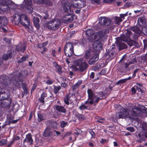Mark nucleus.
Returning a JSON list of instances; mask_svg holds the SVG:
<instances>
[{
    "label": "nucleus",
    "mask_w": 147,
    "mask_h": 147,
    "mask_svg": "<svg viewBox=\"0 0 147 147\" xmlns=\"http://www.w3.org/2000/svg\"><path fill=\"white\" fill-rule=\"evenodd\" d=\"M23 81L22 79L20 78V76H17L12 81V84L14 86L13 89L14 90L16 88H20L22 84V88L24 90V93L27 94L28 93V88L26 83L23 82Z\"/></svg>",
    "instance_id": "1"
},
{
    "label": "nucleus",
    "mask_w": 147,
    "mask_h": 147,
    "mask_svg": "<svg viewBox=\"0 0 147 147\" xmlns=\"http://www.w3.org/2000/svg\"><path fill=\"white\" fill-rule=\"evenodd\" d=\"M19 18L21 20V24L27 29L28 32H31L33 28L30 24V19L25 14H22L20 16Z\"/></svg>",
    "instance_id": "2"
},
{
    "label": "nucleus",
    "mask_w": 147,
    "mask_h": 147,
    "mask_svg": "<svg viewBox=\"0 0 147 147\" xmlns=\"http://www.w3.org/2000/svg\"><path fill=\"white\" fill-rule=\"evenodd\" d=\"M76 69L81 72L86 70L88 67V64L85 61H83L82 58H80L74 62Z\"/></svg>",
    "instance_id": "3"
},
{
    "label": "nucleus",
    "mask_w": 147,
    "mask_h": 147,
    "mask_svg": "<svg viewBox=\"0 0 147 147\" xmlns=\"http://www.w3.org/2000/svg\"><path fill=\"white\" fill-rule=\"evenodd\" d=\"M116 51L115 45L113 44L109 49L108 50L106 49V51L104 55L105 57L107 59L112 60L116 56Z\"/></svg>",
    "instance_id": "4"
},
{
    "label": "nucleus",
    "mask_w": 147,
    "mask_h": 147,
    "mask_svg": "<svg viewBox=\"0 0 147 147\" xmlns=\"http://www.w3.org/2000/svg\"><path fill=\"white\" fill-rule=\"evenodd\" d=\"M21 8L26 12L32 13L33 10L32 0H24L21 4Z\"/></svg>",
    "instance_id": "5"
},
{
    "label": "nucleus",
    "mask_w": 147,
    "mask_h": 147,
    "mask_svg": "<svg viewBox=\"0 0 147 147\" xmlns=\"http://www.w3.org/2000/svg\"><path fill=\"white\" fill-rule=\"evenodd\" d=\"M73 45L71 42H68L65 45L64 47V52L65 55L70 58L74 54Z\"/></svg>",
    "instance_id": "6"
},
{
    "label": "nucleus",
    "mask_w": 147,
    "mask_h": 147,
    "mask_svg": "<svg viewBox=\"0 0 147 147\" xmlns=\"http://www.w3.org/2000/svg\"><path fill=\"white\" fill-rule=\"evenodd\" d=\"M61 22L59 20L54 18L47 24V28L51 30H55L58 29L60 26Z\"/></svg>",
    "instance_id": "7"
},
{
    "label": "nucleus",
    "mask_w": 147,
    "mask_h": 147,
    "mask_svg": "<svg viewBox=\"0 0 147 147\" xmlns=\"http://www.w3.org/2000/svg\"><path fill=\"white\" fill-rule=\"evenodd\" d=\"M88 94V100L85 102V104H89L92 105L93 104H96L94 102V99H96L97 97V95L95 94L92 89H88L87 91Z\"/></svg>",
    "instance_id": "8"
},
{
    "label": "nucleus",
    "mask_w": 147,
    "mask_h": 147,
    "mask_svg": "<svg viewBox=\"0 0 147 147\" xmlns=\"http://www.w3.org/2000/svg\"><path fill=\"white\" fill-rule=\"evenodd\" d=\"M5 3H4L2 7L3 11L8 12L10 9L15 10L16 7V4L11 1L5 0Z\"/></svg>",
    "instance_id": "9"
},
{
    "label": "nucleus",
    "mask_w": 147,
    "mask_h": 147,
    "mask_svg": "<svg viewBox=\"0 0 147 147\" xmlns=\"http://www.w3.org/2000/svg\"><path fill=\"white\" fill-rule=\"evenodd\" d=\"M10 93L8 89L0 87V100L11 98Z\"/></svg>",
    "instance_id": "10"
},
{
    "label": "nucleus",
    "mask_w": 147,
    "mask_h": 147,
    "mask_svg": "<svg viewBox=\"0 0 147 147\" xmlns=\"http://www.w3.org/2000/svg\"><path fill=\"white\" fill-rule=\"evenodd\" d=\"M121 38L120 37H118L117 38L116 41L115 42L116 47L119 51L126 49L127 48V45L125 44Z\"/></svg>",
    "instance_id": "11"
},
{
    "label": "nucleus",
    "mask_w": 147,
    "mask_h": 147,
    "mask_svg": "<svg viewBox=\"0 0 147 147\" xmlns=\"http://www.w3.org/2000/svg\"><path fill=\"white\" fill-rule=\"evenodd\" d=\"M129 115V112L126 109H123L121 111L116 113L115 116L118 119L125 118Z\"/></svg>",
    "instance_id": "12"
},
{
    "label": "nucleus",
    "mask_w": 147,
    "mask_h": 147,
    "mask_svg": "<svg viewBox=\"0 0 147 147\" xmlns=\"http://www.w3.org/2000/svg\"><path fill=\"white\" fill-rule=\"evenodd\" d=\"M71 96L68 94L65 95L64 97L63 100L64 102L66 105V107L68 109H71L72 108L74 107V103L73 102H69Z\"/></svg>",
    "instance_id": "13"
},
{
    "label": "nucleus",
    "mask_w": 147,
    "mask_h": 147,
    "mask_svg": "<svg viewBox=\"0 0 147 147\" xmlns=\"http://www.w3.org/2000/svg\"><path fill=\"white\" fill-rule=\"evenodd\" d=\"M86 5V1L84 0H79L78 2H74L71 4V5L73 7L78 9L83 8Z\"/></svg>",
    "instance_id": "14"
},
{
    "label": "nucleus",
    "mask_w": 147,
    "mask_h": 147,
    "mask_svg": "<svg viewBox=\"0 0 147 147\" xmlns=\"http://www.w3.org/2000/svg\"><path fill=\"white\" fill-rule=\"evenodd\" d=\"M99 23L100 24L104 26H108L111 23L110 19L105 17H100Z\"/></svg>",
    "instance_id": "15"
},
{
    "label": "nucleus",
    "mask_w": 147,
    "mask_h": 147,
    "mask_svg": "<svg viewBox=\"0 0 147 147\" xmlns=\"http://www.w3.org/2000/svg\"><path fill=\"white\" fill-rule=\"evenodd\" d=\"M107 93L102 91L98 93L97 97L94 100V102L96 104L98 103L99 100L105 99L106 97Z\"/></svg>",
    "instance_id": "16"
},
{
    "label": "nucleus",
    "mask_w": 147,
    "mask_h": 147,
    "mask_svg": "<svg viewBox=\"0 0 147 147\" xmlns=\"http://www.w3.org/2000/svg\"><path fill=\"white\" fill-rule=\"evenodd\" d=\"M63 10L64 11L67 13V16L71 15L73 13V11L71 9V5L69 3H64L63 4Z\"/></svg>",
    "instance_id": "17"
},
{
    "label": "nucleus",
    "mask_w": 147,
    "mask_h": 147,
    "mask_svg": "<svg viewBox=\"0 0 147 147\" xmlns=\"http://www.w3.org/2000/svg\"><path fill=\"white\" fill-rule=\"evenodd\" d=\"M12 101V100L11 98L5 99L4 100L1 102V105L2 107L4 108H9L10 107Z\"/></svg>",
    "instance_id": "18"
},
{
    "label": "nucleus",
    "mask_w": 147,
    "mask_h": 147,
    "mask_svg": "<svg viewBox=\"0 0 147 147\" xmlns=\"http://www.w3.org/2000/svg\"><path fill=\"white\" fill-rule=\"evenodd\" d=\"M132 33L131 32L128 30L126 32L125 34H122L120 37L125 42H127L130 40V36Z\"/></svg>",
    "instance_id": "19"
},
{
    "label": "nucleus",
    "mask_w": 147,
    "mask_h": 147,
    "mask_svg": "<svg viewBox=\"0 0 147 147\" xmlns=\"http://www.w3.org/2000/svg\"><path fill=\"white\" fill-rule=\"evenodd\" d=\"M34 3L36 4H42L46 6H51L53 3L50 0H34Z\"/></svg>",
    "instance_id": "20"
},
{
    "label": "nucleus",
    "mask_w": 147,
    "mask_h": 147,
    "mask_svg": "<svg viewBox=\"0 0 147 147\" xmlns=\"http://www.w3.org/2000/svg\"><path fill=\"white\" fill-rule=\"evenodd\" d=\"M76 41V42L74 43L75 45H79L82 47H85L87 46V39L85 38H83Z\"/></svg>",
    "instance_id": "21"
},
{
    "label": "nucleus",
    "mask_w": 147,
    "mask_h": 147,
    "mask_svg": "<svg viewBox=\"0 0 147 147\" xmlns=\"http://www.w3.org/2000/svg\"><path fill=\"white\" fill-rule=\"evenodd\" d=\"M94 49L96 51H100L102 49V44L100 41H96L92 45Z\"/></svg>",
    "instance_id": "22"
},
{
    "label": "nucleus",
    "mask_w": 147,
    "mask_h": 147,
    "mask_svg": "<svg viewBox=\"0 0 147 147\" xmlns=\"http://www.w3.org/2000/svg\"><path fill=\"white\" fill-rule=\"evenodd\" d=\"M47 96V93L45 92H43L40 95V96L38 98V100L39 102L41 104L43 105L45 103V100L46 101L48 100L47 98L45 99V98Z\"/></svg>",
    "instance_id": "23"
},
{
    "label": "nucleus",
    "mask_w": 147,
    "mask_h": 147,
    "mask_svg": "<svg viewBox=\"0 0 147 147\" xmlns=\"http://www.w3.org/2000/svg\"><path fill=\"white\" fill-rule=\"evenodd\" d=\"M141 109L137 107H134L132 108L130 113L131 116H138L140 111Z\"/></svg>",
    "instance_id": "24"
},
{
    "label": "nucleus",
    "mask_w": 147,
    "mask_h": 147,
    "mask_svg": "<svg viewBox=\"0 0 147 147\" xmlns=\"http://www.w3.org/2000/svg\"><path fill=\"white\" fill-rule=\"evenodd\" d=\"M135 135L137 138H139L137 142L139 143H142L144 140V136L145 137V134L142 131V132H136Z\"/></svg>",
    "instance_id": "25"
},
{
    "label": "nucleus",
    "mask_w": 147,
    "mask_h": 147,
    "mask_svg": "<svg viewBox=\"0 0 147 147\" xmlns=\"http://www.w3.org/2000/svg\"><path fill=\"white\" fill-rule=\"evenodd\" d=\"M33 140L31 134H28L26 135V138L23 141V143H26L30 145H32L33 144Z\"/></svg>",
    "instance_id": "26"
},
{
    "label": "nucleus",
    "mask_w": 147,
    "mask_h": 147,
    "mask_svg": "<svg viewBox=\"0 0 147 147\" xmlns=\"http://www.w3.org/2000/svg\"><path fill=\"white\" fill-rule=\"evenodd\" d=\"M98 55L95 54L89 59L88 61V63L91 65L94 64L98 60Z\"/></svg>",
    "instance_id": "27"
},
{
    "label": "nucleus",
    "mask_w": 147,
    "mask_h": 147,
    "mask_svg": "<svg viewBox=\"0 0 147 147\" xmlns=\"http://www.w3.org/2000/svg\"><path fill=\"white\" fill-rule=\"evenodd\" d=\"M8 22V20L6 18H2L0 16V28L6 26L7 25Z\"/></svg>",
    "instance_id": "28"
},
{
    "label": "nucleus",
    "mask_w": 147,
    "mask_h": 147,
    "mask_svg": "<svg viewBox=\"0 0 147 147\" xmlns=\"http://www.w3.org/2000/svg\"><path fill=\"white\" fill-rule=\"evenodd\" d=\"M95 55L94 52L90 50H87L84 56L85 59H90Z\"/></svg>",
    "instance_id": "29"
},
{
    "label": "nucleus",
    "mask_w": 147,
    "mask_h": 147,
    "mask_svg": "<svg viewBox=\"0 0 147 147\" xmlns=\"http://www.w3.org/2000/svg\"><path fill=\"white\" fill-rule=\"evenodd\" d=\"M13 19L12 20V22L13 24H14L15 25H18L20 23H21V20L19 18L20 16L18 14L13 15Z\"/></svg>",
    "instance_id": "30"
},
{
    "label": "nucleus",
    "mask_w": 147,
    "mask_h": 147,
    "mask_svg": "<svg viewBox=\"0 0 147 147\" xmlns=\"http://www.w3.org/2000/svg\"><path fill=\"white\" fill-rule=\"evenodd\" d=\"M142 131L145 134V137L147 138V123L143 122L141 124Z\"/></svg>",
    "instance_id": "31"
},
{
    "label": "nucleus",
    "mask_w": 147,
    "mask_h": 147,
    "mask_svg": "<svg viewBox=\"0 0 147 147\" xmlns=\"http://www.w3.org/2000/svg\"><path fill=\"white\" fill-rule=\"evenodd\" d=\"M56 109L59 112L65 114L66 113V109L62 106L56 105L55 106Z\"/></svg>",
    "instance_id": "32"
},
{
    "label": "nucleus",
    "mask_w": 147,
    "mask_h": 147,
    "mask_svg": "<svg viewBox=\"0 0 147 147\" xmlns=\"http://www.w3.org/2000/svg\"><path fill=\"white\" fill-rule=\"evenodd\" d=\"M68 14L67 15L64 16V18H65V19L64 20L65 22L67 23H70L74 20V16L73 15L71 16V15H69V16H67Z\"/></svg>",
    "instance_id": "33"
},
{
    "label": "nucleus",
    "mask_w": 147,
    "mask_h": 147,
    "mask_svg": "<svg viewBox=\"0 0 147 147\" xmlns=\"http://www.w3.org/2000/svg\"><path fill=\"white\" fill-rule=\"evenodd\" d=\"M130 30L133 31L137 34H141L142 33V30L140 29L136 26H131L129 28Z\"/></svg>",
    "instance_id": "34"
},
{
    "label": "nucleus",
    "mask_w": 147,
    "mask_h": 147,
    "mask_svg": "<svg viewBox=\"0 0 147 147\" xmlns=\"http://www.w3.org/2000/svg\"><path fill=\"white\" fill-rule=\"evenodd\" d=\"M53 63L54 65V67H56V71L60 75L62 74L63 72L61 70L62 69V67L61 65H59L55 61H54Z\"/></svg>",
    "instance_id": "35"
},
{
    "label": "nucleus",
    "mask_w": 147,
    "mask_h": 147,
    "mask_svg": "<svg viewBox=\"0 0 147 147\" xmlns=\"http://www.w3.org/2000/svg\"><path fill=\"white\" fill-rule=\"evenodd\" d=\"M12 53L11 51H8L7 54H4L2 56V60L4 61L7 60L9 58H11L12 57Z\"/></svg>",
    "instance_id": "36"
},
{
    "label": "nucleus",
    "mask_w": 147,
    "mask_h": 147,
    "mask_svg": "<svg viewBox=\"0 0 147 147\" xmlns=\"http://www.w3.org/2000/svg\"><path fill=\"white\" fill-rule=\"evenodd\" d=\"M132 77L129 76L127 78L121 79L118 81L116 83V85H119L121 84H124L126 83L127 81L131 79Z\"/></svg>",
    "instance_id": "37"
},
{
    "label": "nucleus",
    "mask_w": 147,
    "mask_h": 147,
    "mask_svg": "<svg viewBox=\"0 0 147 147\" xmlns=\"http://www.w3.org/2000/svg\"><path fill=\"white\" fill-rule=\"evenodd\" d=\"M40 19L38 18H36L33 20V23L35 27L37 28V29L39 30L40 27L39 24Z\"/></svg>",
    "instance_id": "38"
},
{
    "label": "nucleus",
    "mask_w": 147,
    "mask_h": 147,
    "mask_svg": "<svg viewBox=\"0 0 147 147\" xmlns=\"http://www.w3.org/2000/svg\"><path fill=\"white\" fill-rule=\"evenodd\" d=\"M52 135V133L50 130L48 128H46L44 131L43 136L45 137L51 136Z\"/></svg>",
    "instance_id": "39"
},
{
    "label": "nucleus",
    "mask_w": 147,
    "mask_h": 147,
    "mask_svg": "<svg viewBox=\"0 0 147 147\" xmlns=\"http://www.w3.org/2000/svg\"><path fill=\"white\" fill-rule=\"evenodd\" d=\"M26 46L24 44L21 45L19 46L17 48V50L18 51L23 53L26 48Z\"/></svg>",
    "instance_id": "40"
},
{
    "label": "nucleus",
    "mask_w": 147,
    "mask_h": 147,
    "mask_svg": "<svg viewBox=\"0 0 147 147\" xmlns=\"http://www.w3.org/2000/svg\"><path fill=\"white\" fill-rule=\"evenodd\" d=\"M109 32V29H103L99 32V35L101 37H103L107 33H108Z\"/></svg>",
    "instance_id": "41"
},
{
    "label": "nucleus",
    "mask_w": 147,
    "mask_h": 147,
    "mask_svg": "<svg viewBox=\"0 0 147 147\" xmlns=\"http://www.w3.org/2000/svg\"><path fill=\"white\" fill-rule=\"evenodd\" d=\"M53 92L54 93L57 94L59 93V91L61 89V87L60 86H53Z\"/></svg>",
    "instance_id": "42"
},
{
    "label": "nucleus",
    "mask_w": 147,
    "mask_h": 147,
    "mask_svg": "<svg viewBox=\"0 0 147 147\" xmlns=\"http://www.w3.org/2000/svg\"><path fill=\"white\" fill-rule=\"evenodd\" d=\"M138 23H140L141 25H143L146 24V20L145 18L143 17H141L139 18L138 20Z\"/></svg>",
    "instance_id": "43"
},
{
    "label": "nucleus",
    "mask_w": 147,
    "mask_h": 147,
    "mask_svg": "<svg viewBox=\"0 0 147 147\" xmlns=\"http://www.w3.org/2000/svg\"><path fill=\"white\" fill-rule=\"evenodd\" d=\"M48 44V42L47 41L43 43H38L37 44L36 46L38 48L41 49L45 47Z\"/></svg>",
    "instance_id": "44"
},
{
    "label": "nucleus",
    "mask_w": 147,
    "mask_h": 147,
    "mask_svg": "<svg viewBox=\"0 0 147 147\" xmlns=\"http://www.w3.org/2000/svg\"><path fill=\"white\" fill-rule=\"evenodd\" d=\"M93 31L92 29H89L85 31L86 34L88 36H90L93 34Z\"/></svg>",
    "instance_id": "45"
},
{
    "label": "nucleus",
    "mask_w": 147,
    "mask_h": 147,
    "mask_svg": "<svg viewBox=\"0 0 147 147\" xmlns=\"http://www.w3.org/2000/svg\"><path fill=\"white\" fill-rule=\"evenodd\" d=\"M76 117L80 121H84L86 119V117L82 114H78L76 115Z\"/></svg>",
    "instance_id": "46"
},
{
    "label": "nucleus",
    "mask_w": 147,
    "mask_h": 147,
    "mask_svg": "<svg viewBox=\"0 0 147 147\" xmlns=\"http://www.w3.org/2000/svg\"><path fill=\"white\" fill-rule=\"evenodd\" d=\"M28 58V55H26L22 57L20 60H18L17 62L18 63H22L24 61H25Z\"/></svg>",
    "instance_id": "47"
},
{
    "label": "nucleus",
    "mask_w": 147,
    "mask_h": 147,
    "mask_svg": "<svg viewBox=\"0 0 147 147\" xmlns=\"http://www.w3.org/2000/svg\"><path fill=\"white\" fill-rule=\"evenodd\" d=\"M85 104H82L79 107V109L81 110H88L89 109L88 107V105L86 106Z\"/></svg>",
    "instance_id": "48"
},
{
    "label": "nucleus",
    "mask_w": 147,
    "mask_h": 147,
    "mask_svg": "<svg viewBox=\"0 0 147 147\" xmlns=\"http://www.w3.org/2000/svg\"><path fill=\"white\" fill-rule=\"evenodd\" d=\"M38 121L40 122L44 120V117L42 114L40 113L38 114Z\"/></svg>",
    "instance_id": "49"
},
{
    "label": "nucleus",
    "mask_w": 147,
    "mask_h": 147,
    "mask_svg": "<svg viewBox=\"0 0 147 147\" xmlns=\"http://www.w3.org/2000/svg\"><path fill=\"white\" fill-rule=\"evenodd\" d=\"M123 20L120 17L116 16L115 18V24H119V23L121 22Z\"/></svg>",
    "instance_id": "50"
},
{
    "label": "nucleus",
    "mask_w": 147,
    "mask_h": 147,
    "mask_svg": "<svg viewBox=\"0 0 147 147\" xmlns=\"http://www.w3.org/2000/svg\"><path fill=\"white\" fill-rule=\"evenodd\" d=\"M88 132L90 134V135L91 136V139L95 138V134L93 131L92 129H89L88 130Z\"/></svg>",
    "instance_id": "51"
},
{
    "label": "nucleus",
    "mask_w": 147,
    "mask_h": 147,
    "mask_svg": "<svg viewBox=\"0 0 147 147\" xmlns=\"http://www.w3.org/2000/svg\"><path fill=\"white\" fill-rule=\"evenodd\" d=\"M146 35L147 36V26H145L142 29V33Z\"/></svg>",
    "instance_id": "52"
},
{
    "label": "nucleus",
    "mask_w": 147,
    "mask_h": 147,
    "mask_svg": "<svg viewBox=\"0 0 147 147\" xmlns=\"http://www.w3.org/2000/svg\"><path fill=\"white\" fill-rule=\"evenodd\" d=\"M141 109L142 111L144 113L147 114V108L144 106L141 107Z\"/></svg>",
    "instance_id": "53"
},
{
    "label": "nucleus",
    "mask_w": 147,
    "mask_h": 147,
    "mask_svg": "<svg viewBox=\"0 0 147 147\" xmlns=\"http://www.w3.org/2000/svg\"><path fill=\"white\" fill-rule=\"evenodd\" d=\"M54 82V80L53 79H49L47 80L46 82L47 84L49 85H50L52 84Z\"/></svg>",
    "instance_id": "54"
},
{
    "label": "nucleus",
    "mask_w": 147,
    "mask_h": 147,
    "mask_svg": "<svg viewBox=\"0 0 147 147\" xmlns=\"http://www.w3.org/2000/svg\"><path fill=\"white\" fill-rule=\"evenodd\" d=\"M67 124V122H65L64 121H62L61 122L60 125L62 128H63L65 127Z\"/></svg>",
    "instance_id": "55"
},
{
    "label": "nucleus",
    "mask_w": 147,
    "mask_h": 147,
    "mask_svg": "<svg viewBox=\"0 0 147 147\" xmlns=\"http://www.w3.org/2000/svg\"><path fill=\"white\" fill-rule=\"evenodd\" d=\"M82 133V131L80 129H77L76 132H74L76 136H78Z\"/></svg>",
    "instance_id": "56"
},
{
    "label": "nucleus",
    "mask_w": 147,
    "mask_h": 147,
    "mask_svg": "<svg viewBox=\"0 0 147 147\" xmlns=\"http://www.w3.org/2000/svg\"><path fill=\"white\" fill-rule=\"evenodd\" d=\"M126 129L129 131L131 132H133L134 131V128L132 127H128L126 128Z\"/></svg>",
    "instance_id": "57"
},
{
    "label": "nucleus",
    "mask_w": 147,
    "mask_h": 147,
    "mask_svg": "<svg viewBox=\"0 0 147 147\" xmlns=\"http://www.w3.org/2000/svg\"><path fill=\"white\" fill-rule=\"evenodd\" d=\"M7 143V140L5 139H3L0 141V145L2 146L5 144Z\"/></svg>",
    "instance_id": "58"
},
{
    "label": "nucleus",
    "mask_w": 147,
    "mask_h": 147,
    "mask_svg": "<svg viewBox=\"0 0 147 147\" xmlns=\"http://www.w3.org/2000/svg\"><path fill=\"white\" fill-rule=\"evenodd\" d=\"M60 86L61 87H62L66 89L67 87L68 86V85L67 83L65 82H63L61 84Z\"/></svg>",
    "instance_id": "59"
},
{
    "label": "nucleus",
    "mask_w": 147,
    "mask_h": 147,
    "mask_svg": "<svg viewBox=\"0 0 147 147\" xmlns=\"http://www.w3.org/2000/svg\"><path fill=\"white\" fill-rule=\"evenodd\" d=\"M116 0H104L103 2L106 3H114Z\"/></svg>",
    "instance_id": "60"
},
{
    "label": "nucleus",
    "mask_w": 147,
    "mask_h": 147,
    "mask_svg": "<svg viewBox=\"0 0 147 147\" xmlns=\"http://www.w3.org/2000/svg\"><path fill=\"white\" fill-rule=\"evenodd\" d=\"M108 142V141L107 140L102 138L100 141V142L102 144H104L107 143Z\"/></svg>",
    "instance_id": "61"
},
{
    "label": "nucleus",
    "mask_w": 147,
    "mask_h": 147,
    "mask_svg": "<svg viewBox=\"0 0 147 147\" xmlns=\"http://www.w3.org/2000/svg\"><path fill=\"white\" fill-rule=\"evenodd\" d=\"M92 3L93 4H99L100 3V0H91Z\"/></svg>",
    "instance_id": "62"
},
{
    "label": "nucleus",
    "mask_w": 147,
    "mask_h": 147,
    "mask_svg": "<svg viewBox=\"0 0 147 147\" xmlns=\"http://www.w3.org/2000/svg\"><path fill=\"white\" fill-rule=\"evenodd\" d=\"M131 94L132 95H134V94L136 92V88L134 86V87H133L131 89Z\"/></svg>",
    "instance_id": "63"
},
{
    "label": "nucleus",
    "mask_w": 147,
    "mask_h": 147,
    "mask_svg": "<svg viewBox=\"0 0 147 147\" xmlns=\"http://www.w3.org/2000/svg\"><path fill=\"white\" fill-rule=\"evenodd\" d=\"M5 0H0V8L2 9L4 3H5Z\"/></svg>",
    "instance_id": "64"
}]
</instances>
